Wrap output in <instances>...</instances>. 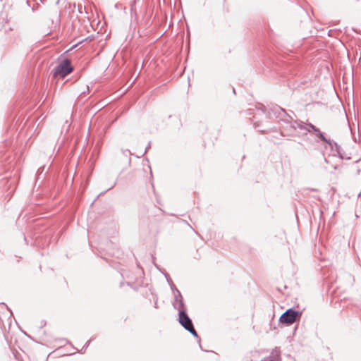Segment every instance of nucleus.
I'll list each match as a JSON object with an SVG mask.
<instances>
[{
  "instance_id": "nucleus-1",
  "label": "nucleus",
  "mask_w": 361,
  "mask_h": 361,
  "mask_svg": "<svg viewBox=\"0 0 361 361\" xmlns=\"http://www.w3.org/2000/svg\"><path fill=\"white\" fill-rule=\"evenodd\" d=\"M274 114L276 118H278L281 122V135L283 136H290L293 135L295 132V126L293 125L296 121L293 120V118L288 115L286 111L279 107L277 106L274 109H273Z\"/></svg>"
},
{
  "instance_id": "nucleus-2",
  "label": "nucleus",
  "mask_w": 361,
  "mask_h": 361,
  "mask_svg": "<svg viewBox=\"0 0 361 361\" xmlns=\"http://www.w3.org/2000/svg\"><path fill=\"white\" fill-rule=\"evenodd\" d=\"M73 71L71 61L68 59L63 60L57 65L52 71L54 78H64Z\"/></svg>"
},
{
  "instance_id": "nucleus-3",
  "label": "nucleus",
  "mask_w": 361,
  "mask_h": 361,
  "mask_svg": "<svg viewBox=\"0 0 361 361\" xmlns=\"http://www.w3.org/2000/svg\"><path fill=\"white\" fill-rule=\"evenodd\" d=\"M302 312L295 310L293 307L288 309L279 317V322L286 325H290L300 319Z\"/></svg>"
},
{
  "instance_id": "nucleus-4",
  "label": "nucleus",
  "mask_w": 361,
  "mask_h": 361,
  "mask_svg": "<svg viewBox=\"0 0 361 361\" xmlns=\"http://www.w3.org/2000/svg\"><path fill=\"white\" fill-rule=\"evenodd\" d=\"M178 322L185 330L189 331L192 336L198 339L199 343L200 342V338L195 329L192 322L188 315L187 312L181 311L180 312L178 315Z\"/></svg>"
},
{
  "instance_id": "nucleus-5",
  "label": "nucleus",
  "mask_w": 361,
  "mask_h": 361,
  "mask_svg": "<svg viewBox=\"0 0 361 361\" xmlns=\"http://www.w3.org/2000/svg\"><path fill=\"white\" fill-rule=\"evenodd\" d=\"M309 126L310 127V133H312L314 136L319 138L321 140L326 143L328 145L332 147V142L327 139L324 135V133L320 131V130L317 128L315 126H314L312 123H309Z\"/></svg>"
},
{
  "instance_id": "nucleus-6",
  "label": "nucleus",
  "mask_w": 361,
  "mask_h": 361,
  "mask_svg": "<svg viewBox=\"0 0 361 361\" xmlns=\"http://www.w3.org/2000/svg\"><path fill=\"white\" fill-rule=\"evenodd\" d=\"M310 123H305L301 121H296L293 125L295 126V130L297 129L300 130L304 135H306L307 133H310V127L309 126Z\"/></svg>"
},
{
  "instance_id": "nucleus-7",
  "label": "nucleus",
  "mask_w": 361,
  "mask_h": 361,
  "mask_svg": "<svg viewBox=\"0 0 361 361\" xmlns=\"http://www.w3.org/2000/svg\"><path fill=\"white\" fill-rule=\"evenodd\" d=\"M173 306L175 309L178 310V314L181 311L186 312L187 308L183 302V299L179 300L178 301H173Z\"/></svg>"
},
{
  "instance_id": "nucleus-8",
  "label": "nucleus",
  "mask_w": 361,
  "mask_h": 361,
  "mask_svg": "<svg viewBox=\"0 0 361 361\" xmlns=\"http://www.w3.org/2000/svg\"><path fill=\"white\" fill-rule=\"evenodd\" d=\"M173 296H174V301H178L179 300L183 299L180 292L178 290H176V291H174Z\"/></svg>"
},
{
  "instance_id": "nucleus-9",
  "label": "nucleus",
  "mask_w": 361,
  "mask_h": 361,
  "mask_svg": "<svg viewBox=\"0 0 361 361\" xmlns=\"http://www.w3.org/2000/svg\"><path fill=\"white\" fill-rule=\"evenodd\" d=\"M92 338L90 339L89 341H87L86 342V343L85 344V345L82 347V348L79 351L80 353H84L86 348L89 346L90 343H91Z\"/></svg>"
},
{
  "instance_id": "nucleus-10",
  "label": "nucleus",
  "mask_w": 361,
  "mask_h": 361,
  "mask_svg": "<svg viewBox=\"0 0 361 361\" xmlns=\"http://www.w3.org/2000/svg\"><path fill=\"white\" fill-rule=\"evenodd\" d=\"M12 31H13V29L12 27H9V28L5 30V33L7 35H9V32H12Z\"/></svg>"
},
{
  "instance_id": "nucleus-11",
  "label": "nucleus",
  "mask_w": 361,
  "mask_h": 361,
  "mask_svg": "<svg viewBox=\"0 0 361 361\" xmlns=\"http://www.w3.org/2000/svg\"><path fill=\"white\" fill-rule=\"evenodd\" d=\"M170 285H171V289H172L173 293H174V291H176V290H178L177 288L176 287V286L173 283H171Z\"/></svg>"
},
{
  "instance_id": "nucleus-12",
  "label": "nucleus",
  "mask_w": 361,
  "mask_h": 361,
  "mask_svg": "<svg viewBox=\"0 0 361 361\" xmlns=\"http://www.w3.org/2000/svg\"><path fill=\"white\" fill-rule=\"evenodd\" d=\"M150 145H151V143H150V142H149L148 143L147 147H146V149H145V152H147V150L150 147Z\"/></svg>"
},
{
  "instance_id": "nucleus-13",
  "label": "nucleus",
  "mask_w": 361,
  "mask_h": 361,
  "mask_svg": "<svg viewBox=\"0 0 361 361\" xmlns=\"http://www.w3.org/2000/svg\"><path fill=\"white\" fill-rule=\"evenodd\" d=\"M167 281H168V282H169L170 284L173 283V282H172L171 279H170V277L167 278Z\"/></svg>"
},
{
  "instance_id": "nucleus-14",
  "label": "nucleus",
  "mask_w": 361,
  "mask_h": 361,
  "mask_svg": "<svg viewBox=\"0 0 361 361\" xmlns=\"http://www.w3.org/2000/svg\"><path fill=\"white\" fill-rule=\"evenodd\" d=\"M116 182H114V184H113V185H112L109 189H111V188H112L113 187H114V186L116 185Z\"/></svg>"
}]
</instances>
